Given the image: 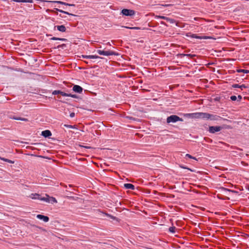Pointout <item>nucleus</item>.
Instances as JSON below:
<instances>
[{"label": "nucleus", "mask_w": 249, "mask_h": 249, "mask_svg": "<svg viewBox=\"0 0 249 249\" xmlns=\"http://www.w3.org/2000/svg\"><path fill=\"white\" fill-rule=\"evenodd\" d=\"M156 18H161V19L166 20V18H167V17H164V16H156Z\"/></svg>", "instance_id": "nucleus-32"}, {"label": "nucleus", "mask_w": 249, "mask_h": 249, "mask_svg": "<svg viewBox=\"0 0 249 249\" xmlns=\"http://www.w3.org/2000/svg\"><path fill=\"white\" fill-rule=\"evenodd\" d=\"M161 5L163 7H167L171 6L172 4H161Z\"/></svg>", "instance_id": "nucleus-37"}, {"label": "nucleus", "mask_w": 249, "mask_h": 249, "mask_svg": "<svg viewBox=\"0 0 249 249\" xmlns=\"http://www.w3.org/2000/svg\"><path fill=\"white\" fill-rule=\"evenodd\" d=\"M201 112L193 113V118L200 119Z\"/></svg>", "instance_id": "nucleus-18"}, {"label": "nucleus", "mask_w": 249, "mask_h": 249, "mask_svg": "<svg viewBox=\"0 0 249 249\" xmlns=\"http://www.w3.org/2000/svg\"><path fill=\"white\" fill-rule=\"evenodd\" d=\"M222 127L219 126H210L209 131L211 133H214L216 132H218L222 129Z\"/></svg>", "instance_id": "nucleus-5"}, {"label": "nucleus", "mask_w": 249, "mask_h": 249, "mask_svg": "<svg viewBox=\"0 0 249 249\" xmlns=\"http://www.w3.org/2000/svg\"><path fill=\"white\" fill-rule=\"evenodd\" d=\"M240 71H244V72H246V73H248V72H249V71H248V70H240Z\"/></svg>", "instance_id": "nucleus-41"}, {"label": "nucleus", "mask_w": 249, "mask_h": 249, "mask_svg": "<svg viewBox=\"0 0 249 249\" xmlns=\"http://www.w3.org/2000/svg\"><path fill=\"white\" fill-rule=\"evenodd\" d=\"M55 9L61 13H64V14H67V15H71V16H77L76 15H74V14H71V13H69V12H66V11H64L62 10H60V9H57V8H55Z\"/></svg>", "instance_id": "nucleus-17"}, {"label": "nucleus", "mask_w": 249, "mask_h": 249, "mask_svg": "<svg viewBox=\"0 0 249 249\" xmlns=\"http://www.w3.org/2000/svg\"><path fill=\"white\" fill-rule=\"evenodd\" d=\"M85 148H89L90 147H89V146H83Z\"/></svg>", "instance_id": "nucleus-44"}, {"label": "nucleus", "mask_w": 249, "mask_h": 249, "mask_svg": "<svg viewBox=\"0 0 249 249\" xmlns=\"http://www.w3.org/2000/svg\"><path fill=\"white\" fill-rule=\"evenodd\" d=\"M167 123H176L178 121H183V119L176 115H172L167 117L166 120Z\"/></svg>", "instance_id": "nucleus-1"}, {"label": "nucleus", "mask_w": 249, "mask_h": 249, "mask_svg": "<svg viewBox=\"0 0 249 249\" xmlns=\"http://www.w3.org/2000/svg\"><path fill=\"white\" fill-rule=\"evenodd\" d=\"M238 98L240 100V99H241V98H242V97H241V96L240 95H239V96H238Z\"/></svg>", "instance_id": "nucleus-43"}, {"label": "nucleus", "mask_w": 249, "mask_h": 249, "mask_svg": "<svg viewBox=\"0 0 249 249\" xmlns=\"http://www.w3.org/2000/svg\"><path fill=\"white\" fill-rule=\"evenodd\" d=\"M121 13L123 15L126 16H132L135 15V11L133 10L124 9Z\"/></svg>", "instance_id": "nucleus-4"}, {"label": "nucleus", "mask_w": 249, "mask_h": 249, "mask_svg": "<svg viewBox=\"0 0 249 249\" xmlns=\"http://www.w3.org/2000/svg\"><path fill=\"white\" fill-rule=\"evenodd\" d=\"M107 44H108V45H111L109 42H108V43H107Z\"/></svg>", "instance_id": "nucleus-46"}, {"label": "nucleus", "mask_w": 249, "mask_h": 249, "mask_svg": "<svg viewBox=\"0 0 249 249\" xmlns=\"http://www.w3.org/2000/svg\"><path fill=\"white\" fill-rule=\"evenodd\" d=\"M48 2L57 3H59V4H63V5H68L70 6H75L74 4H70V3H66V2H64L63 1H48Z\"/></svg>", "instance_id": "nucleus-10"}, {"label": "nucleus", "mask_w": 249, "mask_h": 249, "mask_svg": "<svg viewBox=\"0 0 249 249\" xmlns=\"http://www.w3.org/2000/svg\"><path fill=\"white\" fill-rule=\"evenodd\" d=\"M124 187L126 189L134 190L135 189L134 186L130 183H125L124 184Z\"/></svg>", "instance_id": "nucleus-16"}, {"label": "nucleus", "mask_w": 249, "mask_h": 249, "mask_svg": "<svg viewBox=\"0 0 249 249\" xmlns=\"http://www.w3.org/2000/svg\"><path fill=\"white\" fill-rule=\"evenodd\" d=\"M97 52L99 54L105 56H109L115 54V53L111 51H104L98 50L97 51Z\"/></svg>", "instance_id": "nucleus-3"}, {"label": "nucleus", "mask_w": 249, "mask_h": 249, "mask_svg": "<svg viewBox=\"0 0 249 249\" xmlns=\"http://www.w3.org/2000/svg\"><path fill=\"white\" fill-rule=\"evenodd\" d=\"M36 217L39 219L42 220L45 222H47L49 220V218L48 216L41 214H37Z\"/></svg>", "instance_id": "nucleus-9"}, {"label": "nucleus", "mask_w": 249, "mask_h": 249, "mask_svg": "<svg viewBox=\"0 0 249 249\" xmlns=\"http://www.w3.org/2000/svg\"><path fill=\"white\" fill-rule=\"evenodd\" d=\"M69 97H71L74 98H77V96L75 94H69Z\"/></svg>", "instance_id": "nucleus-33"}, {"label": "nucleus", "mask_w": 249, "mask_h": 249, "mask_svg": "<svg viewBox=\"0 0 249 249\" xmlns=\"http://www.w3.org/2000/svg\"><path fill=\"white\" fill-rule=\"evenodd\" d=\"M30 197L33 199H39L45 202L49 201L48 199L45 198V197H42L40 194L37 193L31 194L30 195Z\"/></svg>", "instance_id": "nucleus-2"}, {"label": "nucleus", "mask_w": 249, "mask_h": 249, "mask_svg": "<svg viewBox=\"0 0 249 249\" xmlns=\"http://www.w3.org/2000/svg\"><path fill=\"white\" fill-rule=\"evenodd\" d=\"M13 119L14 120H21V121H26V122L28 121V120L27 119L24 118L14 117L13 118Z\"/></svg>", "instance_id": "nucleus-20"}, {"label": "nucleus", "mask_w": 249, "mask_h": 249, "mask_svg": "<svg viewBox=\"0 0 249 249\" xmlns=\"http://www.w3.org/2000/svg\"><path fill=\"white\" fill-rule=\"evenodd\" d=\"M231 99L232 101H235L237 99V97L236 96L233 95L231 97Z\"/></svg>", "instance_id": "nucleus-35"}, {"label": "nucleus", "mask_w": 249, "mask_h": 249, "mask_svg": "<svg viewBox=\"0 0 249 249\" xmlns=\"http://www.w3.org/2000/svg\"><path fill=\"white\" fill-rule=\"evenodd\" d=\"M186 36L188 37H191L192 38H195L199 39H207V38H209V37H208V36H199L196 34H191V33H188Z\"/></svg>", "instance_id": "nucleus-6"}, {"label": "nucleus", "mask_w": 249, "mask_h": 249, "mask_svg": "<svg viewBox=\"0 0 249 249\" xmlns=\"http://www.w3.org/2000/svg\"><path fill=\"white\" fill-rule=\"evenodd\" d=\"M166 20L167 21L171 23H174L175 22V20L173 18H170L168 17L166 18Z\"/></svg>", "instance_id": "nucleus-22"}, {"label": "nucleus", "mask_w": 249, "mask_h": 249, "mask_svg": "<svg viewBox=\"0 0 249 249\" xmlns=\"http://www.w3.org/2000/svg\"><path fill=\"white\" fill-rule=\"evenodd\" d=\"M247 86H246L244 84H242V85H240V88L241 89H243V88H247Z\"/></svg>", "instance_id": "nucleus-38"}, {"label": "nucleus", "mask_w": 249, "mask_h": 249, "mask_svg": "<svg viewBox=\"0 0 249 249\" xmlns=\"http://www.w3.org/2000/svg\"><path fill=\"white\" fill-rule=\"evenodd\" d=\"M220 118V117L217 115L210 114V117H209V120H210L212 121H217Z\"/></svg>", "instance_id": "nucleus-11"}, {"label": "nucleus", "mask_w": 249, "mask_h": 249, "mask_svg": "<svg viewBox=\"0 0 249 249\" xmlns=\"http://www.w3.org/2000/svg\"><path fill=\"white\" fill-rule=\"evenodd\" d=\"M175 229H176L175 227H171L169 228V231L170 232H171L172 233H175Z\"/></svg>", "instance_id": "nucleus-25"}, {"label": "nucleus", "mask_w": 249, "mask_h": 249, "mask_svg": "<svg viewBox=\"0 0 249 249\" xmlns=\"http://www.w3.org/2000/svg\"><path fill=\"white\" fill-rule=\"evenodd\" d=\"M64 126L66 127L67 128H75V127L74 125H69V124H64Z\"/></svg>", "instance_id": "nucleus-27"}, {"label": "nucleus", "mask_w": 249, "mask_h": 249, "mask_svg": "<svg viewBox=\"0 0 249 249\" xmlns=\"http://www.w3.org/2000/svg\"><path fill=\"white\" fill-rule=\"evenodd\" d=\"M45 198L48 199L49 201L48 202H46L47 203H51L52 204H53L56 203L57 202L56 199L54 197L50 196L48 194H45Z\"/></svg>", "instance_id": "nucleus-7"}, {"label": "nucleus", "mask_w": 249, "mask_h": 249, "mask_svg": "<svg viewBox=\"0 0 249 249\" xmlns=\"http://www.w3.org/2000/svg\"><path fill=\"white\" fill-rule=\"evenodd\" d=\"M55 27H56L57 30L61 32H65L66 31V27L64 25H58L55 26Z\"/></svg>", "instance_id": "nucleus-15"}, {"label": "nucleus", "mask_w": 249, "mask_h": 249, "mask_svg": "<svg viewBox=\"0 0 249 249\" xmlns=\"http://www.w3.org/2000/svg\"><path fill=\"white\" fill-rule=\"evenodd\" d=\"M233 88H240V86L238 84H234L232 86Z\"/></svg>", "instance_id": "nucleus-40"}, {"label": "nucleus", "mask_w": 249, "mask_h": 249, "mask_svg": "<svg viewBox=\"0 0 249 249\" xmlns=\"http://www.w3.org/2000/svg\"><path fill=\"white\" fill-rule=\"evenodd\" d=\"M81 57L83 58H89V59H93V58H100L99 56H98L97 55H82Z\"/></svg>", "instance_id": "nucleus-14"}, {"label": "nucleus", "mask_w": 249, "mask_h": 249, "mask_svg": "<svg viewBox=\"0 0 249 249\" xmlns=\"http://www.w3.org/2000/svg\"><path fill=\"white\" fill-rule=\"evenodd\" d=\"M60 92H61V91H60V90H54L53 92V94L56 95V94H60Z\"/></svg>", "instance_id": "nucleus-31"}, {"label": "nucleus", "mask_w": 249, "mask_h": 249, "mask_svg": "<svg viewBox=\"0 0 249 249\" xmlns=\"http://www.w3.org/2000/svg\"><path fill=\"white\" fill-rule=\"evenodd\" d=\"M181 168H184V169H188V170H190V171H192V170L191 169H189V168H187V167H185L184 166H181Z\"/></svg>", "instance_id": "nucleus-42"}, {"label": "nucleus", "mask_w": 249, "mask_h": 249, "mask_svg": "<svg viewBox=\"0 0 249 249\" xmlns=\"http://www.w3.org/2000/svg\"><path fill=\"white\" fill-rule=\"evenodd\" d=\"M42 135L44 137H49L52 135V133L50 130H46L42 132Z\"/></svg>", "instance_id": "nucleus-12"}, {"label": "nucleus", "mask_w": 249, "mask_h": 249, "mask_svg": "<svg viewBox=\"0 0 249 249\" xmlns=\"http://www.w3.org/2000/svg\"><path fill=\"white\" fill-rule=\"evenodd\" d=\"M184 55L187 56H190L191 57H193L195 56V54H185Z\"/></svg>", "instance_id": "nucleus-36"}, {"label": "nucleus", "mask_w": 249, "mask_h": 249, "mask_svg": "<svg viewBox=\"0 0 249 249\" xmlns=\"http://www.w3.org/2000/svg\"><path fill=\"white\" fill-rule=\"evenodd\" d=\"M103 216L104 215H106V216H107L109 217H110V218L112 219H116V217L113 216V215H111L109 214H107V213H103Z\"/></svg>", "instance_id": "nucleus-23"}, {"label": "nucleus", "mask_w": 249, "mask_h": 249, "mask_svg": "<svg viewBox=\"0 0 249 249\" xmlns=\"http://www.w3.org/2000/svg\"><path fill=\"white\" fill-rule=\"evenodd\" d=\"M224 190L225 191V192L227 193V192H231V193L233 194H236L237 193V192H236V191H231V190H230L229 189H224Z\"/></svg>", "instance_id": "nucleus-24"}, {"label": "nucleus", "mask_w": 249, "mask_h": 249, "mask_svg": "<svg viewBox=\"0 0 249 249\" xmlns=\"http://www.w3.org/2000/svg\"><path fill=\"white\" fill-rule=\"evenodd\" d=\"M51 39H52V40H63V41L66 40V39H65V38H57V37H52L51 38Z\"/></svg>", "instance_id": "nucleus-28"}, {"label": "nucleus", "mask_w": 249, "mask_h": 249, "mask_svg": "<svg viewBox=\"0 0 249 249\" xmlns=\"http://www.w3.org/2000/svg\"><path fill=\"white\" fill-rule=\"evenodd\" d=\"M98 48H100V49H102V47L101 46H100L99 47H98Z\"/></svg>", "instance_id": "nucleus-45"}, {"label": "nucleus", "mask_w": 249, "mask_h": 249, "mask_svg": "<svg viewBox=\"0 0 249 249\" xmlns=\"http://www.w3.org/2000/svg\"><path fill=\"white\" fill-rule=\"evenodd\" d=\"M0 159H1V160H2L3 161L8 162L10 163H14V162L13 161H12L11 160H8L7 159H5L4 158H1V157H0Z\"/></svg>", "instance_id": "nucleus-21"}, {"label": "nucleus", "mask_w": 249, "mask_h": 249, "mask_svg": "<svg viewBox=\"0 0 249 249\" xmlns=\"http://www.w3.org/2000/svg\"><path fill=\"white\" fill-rule=\"evenodd\" d=\"M184 116L186 117H189V118H193V113H187V114H185L184 115Z\"/></svg>", "instance_id": "nucleus-26"}, {"label": "nucleus", "mask_w": 249, "mask_h": 249, "mask_svg": "<svg viewBox=\"0 0 249 249\" xmlns=\"http://www.w3.org/2000/svg\"><path fill=\"white\" fill-rule=\"evenodd\" d=\"M124 27L126 28L130 29H135V30H139L140 29V28L138 27H128L124 26Z\"/></svg>", "instance_id": "nucleus-29"}, {"label": "nucleus", "mask_w": 249, "mask_h": 249, "mask_svg": "<svg viewBox=\"0 0 249 249\" xmlns=\"http://www.w3.org/2000/svg\"><path fill=\"white\" fill-rule=\"evenodd\" d=\"M75 116V113L74 112H71L70 113V116L71 118L74 117Z\"/></svg>", "instance_id": "nucleus-39"}, {"label": "nucleus", "mask_w": 249, "mask_h": 249, "mask_svg": "<svg viewBox=\"0 0 249 249\" xmlns=\"http://www.w3.org/2000/svg\"><path fill=\"white\" fill-rule=\"evenodd\" d=\"M186 157H187L190 159L196 160V158L195 157H192L191 155H190V154H187L186 155Z\"/></svg>", "instance_id": "nucleus-34"}, {"label": "nucleus", "mask_w": 249, "mask_h": 249, "mask_svg": "<svg viewBox=\"0 0 249 249\" xmlns=\"http://www.w3.org/2000/svg\"><path fill=\"white\" fill-rule=\"evenodd\" d=\"M14 1L17 2H29L32 3L33 2L32 0H14Z\"/></svg>", "instance_id": "nucleus-19"}, {"label": "nucleus", "mask_w": 249, "mask_h": 249, "mask_svg": "<svg viewBox=\"0 0 249 249\" xmlns=\"http://www.w3.org/2000/svg\"><path fill=\"white\" fill-rule=\"evenodd\" d=\"M60 16L61 17H62V18H64V17H63V16H61V15H60Z\"/></svg>", "instance_id": "nucleus-47"}, {"label": "nucleus", "mask_w": 249, "mask_h": 249, "mask_svg": "<svg viewBox=\"0 0 249 249\" xmlns=\"http://www.w3.org/2000/svg\"><path fill=\"white\" fill-rule=\"evenodd\" d=\"M72 90L75 92L81 93L83 91V88L79 85H74Z\"/></svg>", "instance_id": "nucleus-8"}, {"label": "nucleus", "mask_w": 249, "mask_h": 249, "mask_svg": "<svg viewBox=\"0 0 249 249\" xmlns=\"http://www.w3.org/2000/svg\"><path fill=\"white\" fill-rule=\"evenodd\" d=\"M210 117V114L206 112H201V117L200 119H204V120H209V117Z\"/></svg>", "instance_id": "nucleus-13"}, {"label": "nucleus", "mask_w": 249, "mask_h": 249, "mask_svg": "<svg viewBox=\"0 0 249 249\" xmlns=\"http://www.w3.org/2000/svg\"><path fill=\"white\" fill-rule=\"evenodd\" d=\"M60 94L62 95L63 96L69 97V94L68 93H65V92L61 91L60 92Z\"/></svg>", "instance_id": "nucleus-30"}]
</instances>
